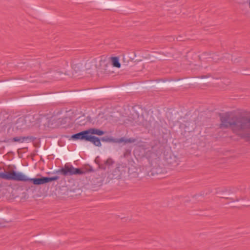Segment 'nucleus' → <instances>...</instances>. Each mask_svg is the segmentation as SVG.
I'll return each mask as SVG.
<instances>
[{
	"instance_id": "nucleus-4",
	"label": "nucleus",
	"mask_w": 250,
	"mask_h": 250,
	"mask_svg": "<svg viewBox=\"0 0 250 250\" xmlns=\"http://www.w3.org/2000/svg\"><path fill=\"white\" fill-rule=\"evenodd\" d=\"M97 60L96 70L99 75L109 74L113 72L109 59L103 57Z\"/></svg>"
},
{
	"instance_id": "nucleus-6",
	"label": "nucleus",
	"mask_w": 250,
	"mask_h": 250,
	"mask_svg": "<svg viewBox=\"0 0 250 250\" xmlns=\"http://www.w3.org/2000/svg\"><path fill=\"white\" fill-rule=\"evenodd\" d=\"M62 174L64 175L82 174L83 172L79 168H76L69 165H65V166L59 170Z\"/></svg>"
},
{
	"instance_id": "nucleus-15",
	"label": "nucleus",
	"mask_w": 250,
	"mask_h": 250,
	"mask_svg": "<svg viewBox=\"0 0 250 250\" xmlns=\"http://www.w3.org/2000/svg\"><path fill=\"white\" fill-rule=\"evenodd\" d=\"M113 178H117L120 175V170L118 168H116L112 173Z\"/></svg>"
},
{
	"instance_id": "nucleus-17",
	"label": "nucleus",
	"mask_w": 250,
	"mask_h": 250,
	"mask_svg": "<svg viewBox=\"0 0 250 250\" xmlns=\"http://www.w3.org/2000/svg\"><path fill=\"white\" fill-rule=\"evenodd\" d=\"M42 117H41L40 118L38 119V118H36V120H37L36 122L34 124H31L30 123V125H41L40 122V119Z\"/></svg>"
},
{
	"instance_id": "nucleus-1",
	"label": "nucleus",
	"mask_w": 250,
	"mask_h": 250,
	"mask_svg": "<svg viewBox=\"0 0 250 250\" xmlns=\"http://www.w3.org/2000/svg\"><path fill=\"white\" fill-rule=\"evenodd\" d=\"M0 178L6 180H12L20 181H30L34 185H39L56 180L57 176L52 177H42L40 178H30L21 172L14 170L12 167H8L4 169L3 172H0Z\"/></svg>"
},
{
	"instance_id": "nucleus-13",
	"label": "nucleus",
	"mask_w": 250,
	"mask_h": 250,
	"mask_svg": "<svg viewBox=\"0 0 250 250\" xmlns=\"http://www.w3.org/2000/svg\"><path fill=\"white\" fill-rule=\"evenodd\" d=\"M72 138L73 139L83 140V131L72 135Z\"/></svg>"
},
{
	"instance_id": "nucleus-9",
	"label": "nucleus",
	"mask_w": 250,
	"mask_h": 250,
	"mask_svg": "<svg viewBox=\"0 0 250 250\" xmlns=\"http://www.w3.org/2000/svg\"><path fill=\"white\" fill-rule=\"evenodd\" d=\"M97 62V60L95 59L88 61L83 63L84 67L85 68L84 70L87 71L88 73H91L94 72L96 70Z\"/></svg>"
},
{
	"instance_id": "nucleus-10",
	"label": "nucleus",
	"mask_w": 250,
	"mask_h": 250,
	"mask_svg": "<svg viewBox=\"0 0 250 250\" xmlns=\"http://www.w3.org/2000/svg\"><path fill=\"white\" fill-rule=\"evenodd\" d=\"M167 162L169 164L178 165L179 160L177 157L173 154H170L169 157H166Z\"/></svg>"
},
{
	"instance_id": "nucleus-7",
	"label": "nucleus",
	"mask_w": 250,
	"mask_h": 250,
	"mask_svg": "<svg viewBox=\"0 0 250 250\" xmlns=\"http://www.w3.org/2000/svg\"><path fill=\"white\" fill-rule=\"evenodd\" d=\"M83 140L89 141L94 144L96 146H101V143L100 139L94 136H92L89 129L83 131Z\"/></svg>"
},
{
	"instance_id": "nucleus-18",
	"label": "nucleus",
	"mask_w": 250,
	"mask_h": 250,
	"mask_svg": "<svg viewBox=\"0 0 250 250\" xmlns=\"http://www.w3.org/2000/svg\"><path fill=\"white\" fill-rule=\"evenodd\" d=\"M103 118V115H100L98 117V120H97V123L99 124H101L102 123H103V121H101V119Z\"/></svg>"
},
{
	"instance_id": "nucleus-20",
	"label": "nucleus",
	"mask_w": 250,
	"mask_h": 250,
	"mask_svg": "<svg viewBox=\"0 0 250 250\" xmlns=\"http://www.w3.org/2000/svg\"><path fill=\"white\" fill-rule=\"evenodd\" d=\"M81 121H82V120H81V121H80V125H84L85 124V123H82V122H81Z\"/></svg>"
},
{
	"instance_id": "nucleus-3",
	"label": "nucleus",
	"mask_w": 250,
	"mask_h": 250,
	"mask_svg": "<svg viewBox=\"0 0 250 250\" xmlns=\"http://www.w3.org/2000/svg\"><path fill=\"white\" fill-rule=\"evenodd\" d=\"M31 117L19 118L14 124L8 125L5 129L7 132L12 131L21 130L31 126L30 125Z\"/></svg>"
},
{
	"instance_id": "nucleus-16",
	"label": "nucleus",
	"mask_w": 250,
	"mask_h": 250,
	"mask_svg": "<svg viewBox=\"0 0 250 250\" xmlns=\"http://www.w3.org/2000/svg\"><path fill=\"white\" fill-rule=\"evenodd\" d=\"M25 140V138L21 137H14L13 139V140L15 142H17L19 143H22Z\"/></svg>"
},
{
	"instance_id": "nucleus-19",
	"label": "nucleus",
	"mask_w": 250,
	"mask_h": 250,
	"mask_svg": "<svg viewBox=\"0 0 250 250\" xmlns=\"http://www.w3.org/2000/svg\"><path fill=\"white\" fill-rule=\"evenodd\" d=\"M102 140L103 141L106 142H111L112 141V139L109 138H103L102 139Z\"/></svg>"
},
{
	"instance_id": "nucleus-5",
	"label": "nucleus",
	"mask_w": 250,
	"mask_h": 250,
	"mask_svg": "<svg viewBox=\"0 0 250 250\" xmlns=\"http://www.w3.org/2000/svg\"><path fill=\"white\" fill-rule=\"evenodd\" d=\"M62 120L59 119L56 116H50L47 117L42 116L40 119V122L41 125L50 128L57 127L62 125Z\"/></svg>"
},
{
	"instance_id": "nucleus-11",
	"label": "nucleus",
	"mask_w": 250,
	"mask_h": 250,
	"mask_svg": "<svg viewBox=\"0 0 250 250\" xmlns=\"http://www.w3.org/2000/svg\"><path fill=\"white\" fill-rule=\"evenodd\" d=\"M109 60L111 67L113 66L118 68L121 67V63L119 59L117 57H112Z\"/></svg>"
},
{
	"instance_id": "nucleus-14",
	"label": "nucleus",
	"mask_w": 250,
	"mask_h": 250,
	"mask_svg": "<svg viewBox=\"0 0 250 250\" xmlns=\"http://www.w3.org/2000/svg\"><path fill=\"white\" fill-rule=\"evenodd\" d=\"M113 162L112 160L109 158L106 160V161L104 162V168L106 169V168H108L112 164Z\"/></svg>"
},
{
	"instance_id": "nucleus-2",
	"label": "nucleus",
	"mask_w": 250,
	"mask_h": 250,
	"mask_svg": "<svg viewBox=\"0 0 250 250\" xmlns=\"http://www.w3.org/2000/svg\"><path fill=\"white\" fill-rule=\"evenodd\" d=\"M229 125L237 135L250 141V114L232 119Z\"/></svg>"
},
{
	"instance_id": "nucleus-8",
	"label": "nucleus",
	"mask_w": 250,
	"mask_h": 250,
	"mask_svg": "<svg viewBox=\"0 0 250 250\" xmlns=\"http://www.w3.org/2000/svg\"><path fill=\"white\" fill-rule=\"evenodd\" d=\"M72 69L73 70L72 76L75 77H79L82 75L84 72L83 63L78 62L74 63L72 65ZM67 75L71 76L70 74H67Z\"/></svg>"
},
{
	"instance_id": "nucleus-12",
	"label": "nucleus",
	"mask_w": 250,
	"mask_h": 250,
	"mask_svg": "<svg viewBox=\"0 0 250 250\" xmlns=\"http://www.w3.org/2000/svg\"><path fill=\"white\" fill-rule=\"evenodd\" d=\"M90 132L93 134H96L99 136L102 135L104 134V132L99 129H95V128H91L89 129Z\"/></svg>"
}]
</instances>
